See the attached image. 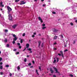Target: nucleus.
<instances>
[{"mask_svg":"<svg viewBox=\"0 0 77 77\" xmlns=\"http://www.w3.org/2000/svg\"><path fill=\"white\" fill-rule=\"evenodd\" d=\"M4 41L5 42H8V39L6 38H5Z\"/></svg>","mask_w":77,"mask_h":77,"instance_id":"14","label":"nucleus"},{"mask_svg":"<svg viewBox=\"0 0 77 77\" xmlns=\"http://www.w3.org/2000/svg\"><path fill=\"white\" fill-rule=\"evenodd\" d=\"M58 55L59 56H61V54H58Z\"/></svg>","mask_w":77,"mask_h":77,"instance_id":"41","label":"nucleus"},{"mask_svg":"<svg viewBox=\"0 0 77 77\" xmlns=\"http://www.w3.org/2000/svg\"><path fill=\"white\" fill-rule=\"evenodd\" d=\"M0 69H3V66H0Z\"/></svg>","mask_w":77,"mask_h":77,"instance_id":"19","label":"nucleus"},{"mask_svg":"<svg viewBox=\"0 0 77 77\" xmlns=\"http://www.w3.org/2000/svg\"><path fill=\"white\" fill-rule=\"evenodd\" d=\"M38 46L39 47V46H40V45H41V41H40L38 42Z\"/></svg>","mask_w":77,"mask_h":77,"instance_id":"18","label":"nucleus"},{"mask_svg":"<svg viewBox=\"0 0 77 77\" xmlns=\"http://www.w3.org/2000/svg\"><path fill=\"white\" fill-rule=\"evenodd\" d=\"M27 50H29V51H31V50H32V49H31V48H28L27 49Z\"/></svg>","mask_w":77,"mask_h":77,"instance_id":"29","label":"nucleus"},{"mask_svg":"<svg viewBox=\"0 0 77 77\" xmlns=\"http://www.w3.org/2000/svg\"><path fill=\"white\" fill-rule=\"evenodd\" d=\"M0 65H3V63L2 62H1L0 63Z\"/></svg>","mask_w":77,"mask_h":77,"instance_id":"46","label":"nucleus"},{"mask_svg":"<svg viewBox=\"0 0 77 77\" xmlns=\"http://www.w3.org/2000/svg\"><path fill=\"white\" fill-rule=\"evenodd\" d=\"M23 39H21L20 40V43H21V44H22V43H23Z\"/></svg>","mask_w":77,"mask_h":77,"instance_id":"22","label":"nucleus"},{"mask_svg":"<svg viewBox=\"0 0 77 77\" xmlns=\"http://www.w3.org/2000/svg\"><path fill=\"white\" fill-rule=\"evenodd\" d=\"M41 1H42V2H43L44 1V0H41Z\"/></svg>","mask_w":77,"mask_h":77,"instance_id":"62","label":"nucleus"},{"mask_svg":"<svg viewBox=\"0 0 77 77\" xmlns=\"http://www.w3.org/2000/svg\"><path fill=\"white\" fill-rule=\"evenodd\" d=\"M30 68H33V66H31L30 67Z\"/></svg>","mask_w":77,"mask_h":77,"instance_id":"53","label":"nucleus"},{"mask_svg":"<svg viewBox=\"0 0 77 77\" xmlns=\"http://www.w3.org/2000/svg\"><path fill=\"white\" fill-rule=\"evenodd\" d=\"M70 77H73V75H72V74H70Z\"/></svg>","mask_w":77,"mask_h":77,"instance_id":"39","label":"nucleus"},{"mask_svg":"<svg viewBox=\"0 0 77 77\" xmlns=\"http://www.w3.org/2000/svg\"><path fill=\"white\" fill-rule=\"evenodd\" d=\"M61 38H63V35H61Z\"/></svg>","mask_w":77,"mask_h":77,"instance_id":"47","label":"nucleus"},{"mask_svg":"<svg viewBox=\"0 0 77 77\" xmlns=\"http://www.w3.org/2000/svg\"><path fill=\"white\" fill-rule=\"evenodd\" d=\"M32 65V64L30 63H29L28 64V66H31Z\"/></svg>","mask_w":77,"mask_h":77,"instance_id":"26","label":"nucleus"},{"mask_svg":"<svg viewBox=\"0 0 77 77\" xmlns=\"http://www.w3.org/2000/svg\"><path fill=\"white\" fill-rule=\"evenodd\" d=\"M66 51H68V49H66L64 51V52H66Z\"/></svg>","mask_w":77,"mask_h":77,"instance_id":"27","label":"nucleus"},{"mask_svg":"<svg viewBox=\"0 0 77 77\" xmlns=\"http://www.w3.org/2000/svg\"><path fill=\"white\" fill-rule=\"evenodd\" d=\"M26 48H25V49H24V50H23V51H25V50H26Z\"/></svg>","mask_w":77,"mask_h":77,"instance_id":"61","label":"nucleus"},{"mask_svg":"<svg viewBox=\"0 0 77 77\" xmlns=\"http://www.w3.org/2000/svg\"><path fill=\"white\" fill-rule=\"evenodd\" d=\"M9 45L8 44L7 45V47L9 48Z\"/></svg>","mask_w":77,"mask_h":77,"instance_id":"30","label":"nucleus"},{"mask_svg":"<svg viewBox=\"0 0 77 77\" xmlns=\"http://www.w3.org/2000/svg\"><path fill=\"white\" fill-rule=\"evenodd\" d=\"M9 65H5V67H6L7 68H9Z\"/></svg>","mask_w":77,"mask_h":77,"instance_id":"17","label":"nucleus"},{"mask_svg":"<svg viewBox=\"0 0 77 77\" xmlns=\"http://www.w3.org/2000/svg\"><path fill=\"white\" fill-rule=\"evenodd\" d=\"M2 25L3 26H4V27H6V26H7V24L6 23H2Z\"/></svg>","mask_w":77,"mask_h":77,"instance_id":"7","label":"nucleus"},{"mask_svg":"<svg viewBox=\"0 0 77 77\" xmlns=\"http://www.w3.org/2000/svg\"><path fill=\"white\" fill-rule=\"evenodd\" d=\"M4 31L5 32H8V30L7 29H4Z\"/></svg>","mask_w":77,"mask_h":77,"instance_id":"16","label":"nucleus"},{"mask_svg":"<svg viewBox=\"0 0 77 77\" xmlns=\"http://www.w3.org/2000/svg\"><path fill=\"white\" fill-rule=\"evenodd\" d=\"M36 32H34L33 34L34 35H36Z\"/></svg>","mask_w":77,"mask_h":77,"instance_id":"57","label":"nucleus"},{"mask_svg":"<svg viewBox=\"0 0 77 77\" xmlns=\"http://www.w3.org/2000/svg\"><path fill=\"white\" fill-rule=\"evenodd\" d=\"M24 62H27V59H26V58L24 59Z\"/></svg>","mask_w":77,"mask_h":77,"instance_id":"21","label":"nucleus"},{"mask_svg":"<svg viewBox=\"0 0 77 77\" xmlns=\"http://www.w3.org/2000/svg\"><path fill=\"white\" fill-rule=\"evenodd\" d=\"M56 62V60H54V63H55Z\"/></svg>","mask_w":77,"mask_h":77,"instance_id":"34","label":"nucleus"},{"mask_svg":"<svg viewBox=\"0 0 77 77\" xmlns=\"http://www.w3.org/2000/svg\"><path fill=\"white\" fill-rule=\"evenodd\" d=\"M45 6V4H43V7H44V6Z\"/></svg>","mask_w":77,"mask_h":77,"instance_id":"56","label":"nucleus"},{"mask_svg":"<svg viewBox=\"0 0 77 77\" xmlns=\"http://www.w3.org/2000/svg\"><path fill=\"white\" fill-rule=\"evenodd\" d=\"M53 77H56V76L55 75H54Z\"/></svg>","mask_w":77,"mask_h":77,"instance_id":"60","label":"nucleus"},{"mask_svg":"<svg viewBox=\"0 0 77 77\" xmlns=\"http://www.w3.org/2000/svg\"><path fill=\"white\" fill-rule=\"evenodd\" d=\"M36 73L37 72H38V70H37V69L36 70Z\"/></svg>","mask_w":77,"mask_h":77,"instance_id":"63","label":"nucleus"},{"mask_svg":"<svg viewBox=\"0 0 77 77\" xmlns=\"http://www.w3.org/2000/svg\"><path fill=\"white\" fill-rule=\"evenodd\" d=\"M51 74H53L54 72V71L53 70H51Z\"/></svg>","mask_w":77,"mask_h":77,"instance_id":"23","label":"nucleus"},{"mask_svg":"<svg viewBox=\"0 0 77 77\" xmlns=\"http://www.w3.org/2000/svg\"><path fill=\"white\" fill-rule=\"evenodd\" d=\"M17 50V49H14L13 51H16Z\"/></svg>","mask_w":77,"mask_h":77,"instance_id":"48","label":"nucleus"},{"mask_svg":"<svg viewBox=\"0 0 77 77\" xmlns=\"http://www.w3.org/2000/svg\"><path fill=\"white\" fill-rule=\"evenodd\" d=\"M60 52L61 54V55L63 57V51H60Z\"/></svg>","mask_w":77,"mask_h":77,"instance_id":"11","label":"nucleus"},{"mask_svg":"<svg viewBox=\"0 0 77 77\" xmlns=\"http://www.w3.org/2000/svg\"><path fill=\"white\" fill-rule=\"evenodd\" d=\"M17 26V25H14L12 26V27L13 28V29H15Z\"/></svg>","mask_w":77,"mask_h":77,"instance_id":"9","label":"nucleus"},{"mask_svg":"<svg viewBox=\"0 0 77 77\" xmlns=\"http://www.w3.org/2000/svg\"><path fill=\"white\" fill-rule=\"evenodd\" d=\"M26 3V2H24L23 1H22L20 5H23Z\"/></svg>","mask_w":77,"mask_h":77,"instance_id":"8","label":"nucleus"},{"mask_svg":"<svg viewBox=\"0 0 77 77\" xmlns=\"http://www.w3.org/2000/svg\"><path fill=\"white\" fill-rule=\"evenodd\" d=\"M26 35V34L25 33H23V36H25Z\"/></svg>","mask_w":77,"mask_h":77,"instance_id":"25","label":"nucleus"},{"mask_svg":"<svg viewBox=\"0 0 77 77\" xmlns=\"http://www.w3.org/2000/svg\"><path fill=\"white\" fill-rule=\"evenodd\" d=\"M53 31L54 32H57L58 31V30L56 29H53Z\"/></svg>","mask_w":77,"mask_h":77,"instance_id":"10","label":"nucleus"},{"mask_svg":"<svg viewBox=\"0 0 77 77\" xmlns=\"http://www.w3.org/2000/svg\"><path fill=\"white\" fill-rule=\"evenodd\" d=\"M17 69L18 70H20V67L19 66H18Z\"/></svg>","mask_w":77,"mask_h":77,"instance_id":"20","label":"nucleus"},{"mask_svg":"<svg viewBox=\"0 0 77 77\" xmlns=\"http://www.w3.org/2000/svg\"><path fill=\"white\" fill-rule=\"evenodd\" d=\"M32 62L33 64L35 63V61H32Z\"/></svg>","mask_w":77,"mask_h":77,"instance_id":"52","label":"nucleus"},{"mask_svg":"<svg viewBox=\"0 0 77 77\" xmlns=\"http://www.w3.org/2000/svg\"><path fill=\"white\" fill-rule=\"evenodd\" d=\"M46 27H43L42 28V29H43V30H44V29H46Z\"/></svg>","mask_w":77,"mask_h":77,"instance_id":"24","label":"nucleus"},{"mask_svg":"<svg viewBox=\"0 0 77 77\" xmlns=\"http://www.w3.org/2000/svg\"><path fill=\"white\" fill-rule=\"evenodd\" d=\"M7 8L8 11V14H9V12H11V11H12V10L10 7H9V6L7 7Z\"/></svg>","mask_w":77,"mask_h":77,"instance_id":"1","label":"nucleus"},{"mask_svg":"<svg viewBox=\"0 0 77 77\" xmlns=\"http://www.w3.org/2000/svg\"><path fill=\"white\" fill-rule=\"evenodd\" d=\"M57 43H56V42H55L54 44V45H56V44H57Z\"/></svg>","mask_w":77,"mask_h":77,"instance_id":"55","label":"nucleus"},{"mask_svg":"<svg viewBox=\"0 0 77 77\" xmlns=\"http://www.w3.org/2000/svg\"><path fill=\"white\" fill-rule=\"evenodd\" d=\"M29 45H30L29 44H26V46L27 48H29Z\"/></svg>","mask_w":77,"mask_h":77,"instance_id":"12","label":"nucleus"},{"mask_svg":"<svg viewBox=\"0 0 77 77\" xmlns=\"http://www.w3.org/2000/svg\"><path fill=\"white\" fill-rule=\"evenodd\" d=\"M70 25H71V26H73V23H70Z\"/></svg>","mask_w":77,"mask_h":77,"instance_id":"43","label":"nucleus"},{"mask_svg":"<svg viewBox=\"0 0 77 77\" xmlns=\"http://www.w3.org/2000/svg\"><path fill=\"white\" fill-rule=\"evenodd\" d=\"M17 45H19L20 46V43H17Z\"/></svg>","mask_w":77,"mask_h":77,"instance_id":"38","label":"nucleus"},{"mask_svg":"<svg viewBox=\"0 0 77 77\" xmlns=\"http://www.w3.org/2000/svg\"><path fill=\"white\" fill-rule=\"evenodd\" d=\"M2 13H3V14H4V13H5V11H2Z\"/></svg>","mask_w":77,"mask_h":77,"instance_id":"59","label":"nucleus"},{"mask_svg":"<svg viewBox=\"0 0 77 77\" xmlns=\"http://www.w3.org/2000/svg\"><path fill=\"white\" fill-rule=\"evenodd\" d=\"M20 0H16L15 1V2H19V1Z\"/></svg>","mask_w":77,"mask_h":77,"instance_id":"44","label":"nucleus"},{"mask_svg":"<svg viewBox=\"0 0 77 77\" xmlns=\"http://www.w3.org/2000/svg\"><path fill=\"white\" fill-rule=\"evenodd\" d=\"M2 60V58H0V62H1Z\"/></svg>","mask_w":77,"mask_h":77,"instance_id":"51","label":"nucleus"},{"mask_svg":"<svg viewBox=\"0 0 77 77\" xmlns=\"http://www.w3.org/2000/svg\"><path fill=\"white\" fill-rule=\"evenodd\" d=\"M3 73L2 72H0V74L1 75H3Z\"/></svg>","mask_w":77,"mask_h":77,"instance_id":"37","label":"nucleus"},{"mask_svg":"<svg viewBox=\"0 0 77 77\" xmlns=\"http://www.w3.org/2000/svg\"><path fill=\"white\" fill-rule=\"evenodd\" d=\"M41 46L42 47H43V46H44V43L42 44Z\"/></svg>","mask_w":77,"mask_h":77,"instance_id":"33","label":"nucleus"},{"mask_svg":"<svg viewBox=\"0 0 77 77\" xmlns=\"http://www.w3.org/2000/svg\"><path fill=\"white\" fill-rule=\"evenodd\" d=\"M34 2H37V0H34Z\"/></svg>","mask_w":77,"mask_h":77,"instance_id":"58","label":"nucleus"},{"mask_svg":"<svg viewBox=\"0 0 77 77\" xmlns=\"http://www.w3.org/2000/svg\"><path fill=\"white\" fill-rule=\"evenodd\" d=\"M57 62H59V58H57Z\"/></svg>","mask_w":77,"mask_h":77,"instance_id":"36","label":"nucleus"},{"mask_svg":"<svg viewBox=\"0 0 77 77\" xmlns=\"http://www.w3.org/2000/svg\"><path fill=\"white\" fill-rule=\"evenodd\" d=\"M39 69H40L41 71V66H39Z\"/></svg>","mask_w":77,"mask_h":77,"instance_id":"28","label":"nucleus"},{"mask_svg":"<svg viewBox=\"0 0 77 77\" xmlns=\"http://www.w3.org/2000/svg\"><path fill=\"white\" fill-rule=\"evenodd\" d=\"M72 11L74 13V14H76V12H77V11H76V10H73Z\"/></svg>","mask_w":77,"mask_h":77,"instance_id":"13","label":"nucleus"},{"mask_svg":"<svg viewBox=\"0 0 77 77\" xmlns=\"http://www.w3.org/2000/svg\"><path fill=\"white\" fill-rule=\"evenodd\" d=\"M0 6L1 7V8H3V7H4V5H3V2H0Z\"/></svg>","mask_w":77,"mask_h":77,"instance_id":"5","label":"nucleus"},{"mask_svg":"<svg viewBox=\"0 0 77 77\" xmlns=\"http://www.w3.org/2000/svg\"><path fill=\"white\" fill-rule=\"evenodd\" d=\"M75 41H74L73 44H75Z\"/></svg>","mask_w":77,"mask_h":77,"instance_id":"49","label":"nucleus"},{"mask_svg":"<svg viewBox=\"0 0 77 77\" xmlns=\"http://www.w3.org/2000/svg\"><path fill=\"white\" fill-rule=\"evenodd\" d=\"M42 26H45V24H43L42 25Z\"/></svg>","mask_w":77,"mask_h":77,"instance_id":"45","label":"nucleus"},{"mask_svg":"<svg viewBox=\"0 0 77 77\" xmlns=\"http://www.w3.org/2000/svg\"><path fill=\"white\" fill-rule=\"evenodd\" d=\"M52 14H56V12L54 11H53L52 12Z\"/></svg>","mask_w":77,"mask_h":77,"instance_id":"31","label":"nucleus"},{"mask_svg":"<svg viewBox=\"0 0 77 77\" xmlns=\"http://www.w3.org/2000/svg\"><path fill=\"white\" fill-rule=\"evenodd\" d=\"M29 57V55L27 56V57Z\"/></svg>","mask_w":77,"mask_h":77,"instance_id":"64","label":"nucleus"},{"mask_svg":"<svg viewBox=\"0 0 77 77\" xmlns=\"http://www.w3.org/2000/svg\"><path fill=\"white\" fill-rule=\"evenodd\" d=\"M32 38H34V37H35V35H33L32 36Z\"/></svg>","mask_w":77,"mask_h":77,"instance_id":"54","label":"nucleus"},{"mask_svg":"<svg viewBox=\"0 0 77 77\" xmlns=\"http://www.w3.org/2000/svg\"><path fill=\"white\" fill-rule=\"evenodd\" d=\"M38 19L41 21V23H43V21L42 20V19H41V17H38Z\"/></svg>","mask_w":77,"mask_h":77,"instance_id":"6","label":"nucleus"},{"mask_svg":"<svg viewBox=\"0 0 77 77\" xmlns=\"http://www.w3.org/2000/svg\"><path fill=\"white\" fill-rule=\"evenodd\" d=\"M19 53L18 52H17L16 54H19Z\"/></svg>","mask_w":77,"mask_h":77,"instance_id":"40","label":"nucleus"},{"mask_svg":"<svg viewBox=\"0 0 77 77\" xmlns=\"http://www.w3.org/2000/svg\"><path fill=\"white\" fill-rule=\"evenodd\" d=\"M12 73H10L9 75L10 77H11V76H12Z\"/></svg>","mask_w":77,"mask_h":77,"instance_id":"35","label":"nucleus"},{"mask_svg":"<svg viewBox=\"0 0 77 77\" xmlns=\"http://www.w3.org/2000/svg\"><path fill=\"white\" fill-rule=\"evenodd\" d=\"M19 48L21 49V46H19Z\"/></svg>","mask_w":77,"mask_h":77,"instance_id":"50","label":"nucleus"},{"mask_svg":"<svg viewBox=\"0 0 77 77\" xmlns=\"http://www.w3.org/2000/svg\"><path fill=\"white\" fill-rule=\"evenodd\" d=\"M15 40H14L13 41V44H15Z\"/></svg>","mask_w":77,"mask_h":77,"instance_id":"32","label":"nucleus"},{"mask_svg":"<svg viewBox=\"0 0 77 77\" xmlns=\"http://www.w3.org/2000/svg\"><path fill=\"white\" fill-rule=\"evenodd\" d=\"M53 70H52V68H51V67L50 68V71H52Z\"/></svg>","mask_w":77,"mask_h":77,"instance_id":"42","label":"nucleus"},{"mask_svg":"<svg viewBox=\"0 0 77 77\" xmlns=\"http://www.w3.org/2000/svg\"><path fill=\"white\" fill-rule=\"evenodd\" d=\"M57 36H55L54 37V39H57Z\"/></svg>","mask_w":77,"mask_h":77,"instance_id":"15","label":"nucleus"},{"mask_svg":"<svg viewBox=\"0 0 77 77\" xmlns=\"http://www.w3.org/2000/svg\"><path fill=\"white\" fill-rule=\"evenodd\" d=\"M53 68L55 69V71H56V72L57 73H59V72H58V70H57V69L56 67H53Z\"/></svg>","mask_w":77,"mask_h":77,"instance_id":"4","label":"nucleus"},{"mask_svg":"<svg viewBox=\"0 0 77 77\" xmlns=\"http://www.w3.org/2000/svg\"><path fill=\"white\" fill-rule=\"evenodd\" d=\"M13 36L14 38L13 39L14 41H17V38L16 37V35H15V34H13Z\"/></svg>","mask_w":77,"mask_h":77,"instance_id":"3","label":"nucleus"},{"mask_svg":"<svg viewBox=\"0 0 77 77\" xmlns=\"http://www.w3.org/2000/svg\"><path fill=\"white\" fill-rule=\"evenodd\" d=\"M8 14V19L9 20H12V17L11 14Z\"/></svg>","mask_w":77,"mask_h":77,"instance_id":"2","label":"nucleus"}]
</instances>
